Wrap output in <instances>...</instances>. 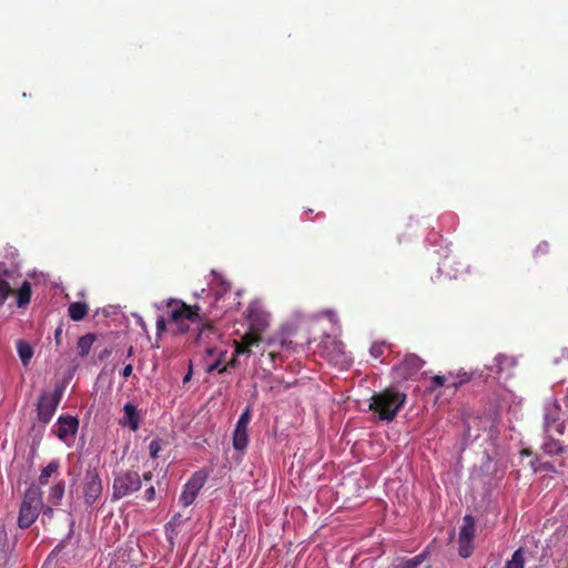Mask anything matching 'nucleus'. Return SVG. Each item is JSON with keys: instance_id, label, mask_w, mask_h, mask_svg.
I'll use <instances>...</instances> for the list:
<instances>
[{"instance_id": "nucleus-22", "label": "nucleus", "mask_w": 568, "mask_h": 568, "mask_svg": "<svg viewBox=\"0 0 568 568\" xmlns=\"http://www.w3.org/2000/svg\"><path fill=\"white\" fill-rule=\"evenodd\" d=\"M64 481L60 480L50 488L49 501L58 505L64 495Z\"/></svg>"}, {"instance_id": "nucleus-28", "label": "nucleus", "mask_w": 568, "mask_h": 568, "mask_svg": "<svg viewBox=\"0 0 568 568\" xmlns=\"http://www.w3.org/2000/svg\"><path fill=\"white\" fill-rule=\"evenodd\" d=\"M384 352L385 345L383 343H374L369 348V353L374 358H381Z\"/></svg>"}, {"instance_id": "nucleus-13", "label": "nucleus", "mask_w": 568, "mask_h": 568, "mask_svg": "<svg viewBox=\"0 0 568 568\" xmlns=\"http://www.w3.org/2000/svg\"><path fill=\"white\" fill-rule=\"evenodd\" d=\"M261 341L260 333L251 329V332L245 333L241 341H234L235 344V354L236 355H250L251 347L257 346Z\"/></svg>"}, {"instance_id": "nucleus-43", "label": "nucleus", "mask_w": 568, "mask_h": 568, "mask_svg": "<svg viewBox=\"0 0 568 568\" xmlns=\"http://www.w3.org/2000/svg\"><path fill=\"white\" fill-rule=\"evenodd\" d=\"M206 352H207L209 355L213 354V349L212 348H209Z\"/></svg>"}, {"instance_id": "nucleus-8", "label": "nucleus", "mask_w": 568, "mask_h": 568, "mask_svg": "<svg viewBox=\"0 0 568 568\" xmlns=\"http://www.w3.org/2000/svg\"><path fill=\"white\" fill-rule=\"evenodd\" d=\"M103 490L102 480L99 476L97 468H89L85 471L82 493L84 503L92 506L101 497Z\"/></svg>"}, {"instance_id": "nucleus-32", "label": "nucleus", "mask_w": 568, "mask_h": 568, "mask_svg": "<svg viewBox=\"0 0 568 568\" xmlns=\"http://www.w3.org/2000/svg\"><path fill=\"white\" fill-rule=\"evenodd\" d=\"M144 499L146 501H153L155 499V488L153 486H150L144 491Z\"/></svg>"}, {"instance_id": "nucleus-14", "label": "nucleus", "mask_w": 568, "mask_h": 568, "mask_svg": "<svg viewBox=\"0 0 568 568\" xmlns=\"http://www.w3.org/2000/svg\"><path fill=\"white\" fill-rule=\"evenodd\" d=\"M545 432L551 437L555 433L562 434L564 425L559 422V410L557 407L549 408L544 416Z\"/></svg>"}, {"instance_id": "nucleus-16", "label": "nucleus", "mask_w": 568, "mask_h": 568, "mask_svg": "<svg viewBox=\"0 0 568 568\" xmlns=\"http://www.w3.org/2000/svg\"><path fill=\"white\" fill-rule=\"evenodd\" d=\"M248 444V429L247 427H240L235 425L233 432V447L234 449L242 452L247 447Z\"/></svg>"}, {"instance_id": "nucleus-4", "label": "nucleus", "mask_w": 568, "mask_h": 568, "mask_svg": "<svg viewBox=\"0 0 568 568\" xmlns=\"http://www.w3.org/2000/svg\"><path fill=\"white\" fill-rule=\"evenodd\" d=\"M42 507V494L39 488H29L23 497L18 516V526L21 529L29 528L38 518Z\"/></svg>"}, {"instance_id": "nucleus-41", "label": "nucleus", "mask_w": 568, "mask_h": 568, "mask_svg": "<svg viewBox=\"0 0 568 568\" xmlns=\"http://www.w3.org/2000/svg\"><path fill=\"white\" fill-rule=\"evenodd\" d=\"M133 355V347L130 346L129 349H128V356H132Z\"/></svg>"}, {"instance_id": "nucleus-19", "label": "nucleus", "mask_w": 568, "mask_h": 568, "mask_svg": "<svg viewBox=\"0 0 568 568\" xmlns=\"http://www.w3.org/2000/svg\"><path fill=\"white\" fill-rule=\"evenodd\" d=\"M16 346H17V352H18V355H19L22 364L24 366H27L33 356L32 346L23 339L17 341Z\"/></svg>"}, {"instance_id": "nucleus-25", "label": "nucleus", "mask_w": 568, "mask_h": 568, "mask_svg": "<svg viewBox=\"0 0 568 568\" xmlns=\"http://www.w3.org/2000/svg\"><path fill=\"white\" fill-rule=\"evenodd\" d=\"M550 252V246H549V243L546 242V241H541L540 243L537 244V246L535 247L534 252H532V255L536 260L538 258H541L546 255H548Z\"/></svg>"}, {"instance_id": "nucleus-23", "label": "nucleus", "mask_w": 568, "mask_h": 568, "mask_svg": "<svg viewBox=\"0 0 568 568\" xmlns=\"http://www.w3.org/2000/svg\"><path fill=\"white\" fill-rule=\"evenodd\" d=\"M59 462L52 460L42 470L39 476V484L40 485H47L49 481V478L52 474H54L59 469Z\"/></svg>"}, {"instance_id": "nucleus-5", "label": "nucleus", "mask_w": 568, "mask_h": 568, "mask_svg": "<svg viewBox=\"0 0 568 568\" xmlns=\"http://www.w3.org/2000/svg\"><path fill=\"white\" fill-rule=\"evenodd\" d=\"M141 488V476L136 470L128 469L114 476L112 485V499L120 500L132 495Z\"/></svg>"}, {"instance_id": "nucleus-10", "label": "nucleus", "mask_w": 568, "mask_h": 568, "mask_svg": "<svg viewBox=\"0 0 568 568\" xmlns=\"http://www.w3.org/2000/svg\"><path fill=\"white\" fill-rule=\"evenodd\" d=\"M424 361L415 355H406L405 358L396 366L397 375L404 379H409L415 376L423 367Z\"/></svg>"}, {"instance_id": "nucleus-26", "label": "nucleus", "mask_w": 568, "mask_h": 568, "mask_svg": "<svg viewBox=\"0 0 568 568\" xmlns=\"http://www.w3.org/2000/svg\"><path fill=\"white\" fill-rule=\"evenodd\" d=\"M12 290L6 280H0V306L7 301Z\"/></svg>"}, {"instance_id": "nucleus-30", "label": "nucleus", "mask_w": 568, "mask_h": 568, "mask_svg": "<svg viewBox=\"0 0 568 568\" xmlns=\"http://www.w3.org/2000/svg\"><path fill=\"white\" fill-rule=\"evenodd\" d=\"M445 376L435 375L432 377V386L429 387V392H434L437 387H442L445 384Z\"/></svg>"}, {"instance_id": "nucleus-40", "label": "nucleus", "mask_w": 568, "mask_h": 568, "mask_svg": "<svg viewBox=\"0 0 568 568\" xmlns=\"http://www.w3.org/2000/svg\"><path fill=\"white\" fill-rule=\"evenodd\" d=\"M190 378H191V372H189V373L184 376V378H183V383L189 382V381H190Z\"/></svg>"}, {"instance_id": "nucleus-27", "label": "nucleus", "mask_w": 568, "mask_h": 568, "mask_svg": "<svg viewBox=\"0 0 568 568\" xmlns=\"http://www.w3.org/2000/svg\"><path fill=\"white\" fill-rule=\"evenodd\" d=\"M252 418V408L251 406H246L243 413L241 414L236 425L240 427H247Z\"/></svg>"}, {"instance_id": "nucleus-29", "label": "nucleus", "mask_w": 568, "mask_h": 568, "mask_svg": "<svg viewBox=\"0 0 568 568\" xmlns=\"http://www.w3.org/2000/svg\"><path fill=\"white\" fill-rule=\"evenodd\" d=\"M149 449H150V456L153 459H156L162 449L160 440L153 439L149 445Z\"/></svg>"}, {"instance_id": "nucleus-7", "label": "nucleus", "mask_w": 568, "mask_h": 568, "mask_svg": "<svg viewBox=\"0 0 568 568\" xmlns=\"http://www.w3.org/2000/svg\"><path fill=\"white\" fill-rule=\"evenodd\" d=\"M475 519L471 515H465L458 534V554L468 558L474 551Z\"/></svg>"}, {"instance_id": "nucleus-39", "label": "nucleus", "mask_w": 568, "mask_h": 568, "mask_svg": "<svg viewBox=\"0 0 568 568\" xmlns=\"http://www.w3.org/2000/svg\"><path fill=\"white\" fill-rule=\"evenodd\" d=\"M542 467H544V469H546V470H554V466H552L551 464H548V463L544 464V466H542Z\"/></svg>"}, {"instance_id": "nucleus-21", "label": "nucleus", "mask_w": 568, "mask_h": 568, "mask_svg": "<svg viewBox=\"0 0 568 568\" xmlns=\"http://www.w3.org/2000/svg\"><path fill=\"white\" fill-rule=\"evenodd\" d=\"M426 557V554L422 552L412 558L400 560L397 565L393 566V568H417L425 561Z\"/></svg>"}, {"instance_id": "nucleus-12", "label": "nucleus", "mask_w": 568, "mask_h": 568, "mask_svg": "<svg viewBox=\"0 0 568 568\" xmlns=\"http://www.w3.org/2000/svg\"><path fill=\"white\" fill-rule=\"evenodd\" d=\"M79 420L73 416H60L58 419V437L65 442L69 436H74L78 432Z\"/></svg>"}, {"instance_id": "nucleus-44", "label": "nucleus", "mask_w": 568, "mask_h": 568, "mask_svg": "<svg viewBox=\"0 0 568 568\" xmlns=\"http://www.w3.org/2000/svg\"><path fill=\"white\" fill-rule=\"evenodd\" d=\"M268 355H270V357H271L272 359H274V358H275V356H276L274 353H270Z\"/></svg>"}, {"instance_id": "nucleus-6", "label": "nucleus", "mask_w": 568, "mask_h": 568, "mask_svg": "<svg viewBox=\"0 0 568 568\" xmlns=\"http://www.w3.org/2000/svg\"><path fill=\"white\" fill-rule=\"evenodd\" d=\"M64 387V384L59 383L55 385L53 393L44 392L40 395L37 404V413L38 419L41 423L48 424L52 419L62 399Z\"/></svg>"}, {"instance_id": "nucleus-9", "label": "nucleus", "mask_w": 568, "mask_h": 568, "mask_svg": "<svg viewBox=\"0 0 568 568\" xmlns=\"http://www.w3.org/2000/svg\"><path fill=\"white\" fill-rule=\"evenodd\" d=\"M207 475L204 471H196L187 480L183 487V491L180 496V504L183 507H187L193 504L197 497L199 491L204 486Z\"/></svg>"}, {"instance_id": "nucleus-33", "label": "nucleus", "mask_w": 568, "mask_h": 568, "mask_svg": "<svg viewBox=\"0 0 568 568\" xmlns=\"http://www.w3.org/2000/svg\"><path fill=\"white\" fill-rule=\"evenodd\" d=\"M62 333H63L62 325H59L54 332V341H55L57 346H60L62 343Z\"/></svg>"}, {"instance_id": "nucleus-18", "label": "nucleus", "mask_w": 568, "mask_h": 568, "mask_svg": "<svg viewBox=\"0 0 568 568\" xmlns=\"http://www.w3.org/2000/svg\"><path fill=\"white\" fill-rule=\"evenodd\" d=\"M89 307L84 302H73L69 305L68 313L72 321L80 322L88 314Z\"/></svg>"}, {"instance_id": "nucleus-35", "label": "nucleus", "mask_w": 568, "mask_h": 568, "mask_svg": "<svg viewBox=\"0 0 568 568\" xmlns=\"http://www.w3.org/2000/svg\"><path fill=\"white\" fill-rule=\"evenodd\" d=\"M152 478H153L152 471H146V473L143 474V479L145 481H150Z\"/></svg>"}, {"instance_id": "nucleus-1", "label": "nucleus", "mask_w": 568, "mask_h": 568, "mask_svg": "<svg viewBox=\"0 0 568 568\" xmlns=\"http://www.w3.org/2000/svg\"><path fill=\"white\" fill-rule=\"evenodd\" d=\"M166 306L171 308L169 320L176 325V334L187 333L190 324L196 325V329L199 331L196 342H199L206 332H212L213 325L206 317L200 315V306H192L175 298H170Z\"/></svg>"}, {"instance_id": "nucleus-42", "label": "nucleus", "mask_w": 568, "mask_h": 568, "mask_svg": "<svg viewBox=\"0 0 568 568\" xmlns=\"http://www.w3.org/2000/svg\"><path fill=\"white\" fill-rule=\"evenodd\" d=\"M462 383H463L462 381L460 382H455V383L452 384V386L454 388H457Z\"/></svg>"}, {"instance_id": "nucleus-20", "label": "nucleus", "mask_w": 568, "mask_h": 568, "mask_svg": "<svg viewBox=\"0 0 568 568\" xmlns=\"http://www.w3.org/2000/svg\"><path fill=\"white\" fill-rule=\"evenodd\" d=\"M31 284L28 281H24L17 294V304L19 307H24L30 303L31 300Z\"/></svg>"}, {"instance_id": "nucleus-11", "label": "nucleus", "mask_w": 568, "mask_h": 568, "mask_svg": "<svg viewBox=\"0 0 568 568\" xmlns=\"http://www.w3.org/2000/svg\"><path fill=\"white\" fill-rule=\"evenodd\" d=\"M247 320L251 329L257 333L263 332L268 325V314L254 304H251L247 308Z\"/></svg>"}, {"instance_id": "nucleus-15", "label": "nucleus", "mask_w": 568, "mask_h": 568, "mask_svg": "<svg viewBox=\"0 0 568 568\" xmlns=\"http://www.w3.org/2000/svg\"><path fill=\"white\" fill-rule=\"evenodd\" d=\"M124 416L120 420L122 426H129L132 432H136L140 427V415L136 406L132 403H126L123 407Z\"/></svg>"}, {"instance_id": "nucleus-31", "label": "nucleus", "mask_w": 568, "mask_h": 568, "mask_svg": "<svg viewBox=\"0 0 568 568\" xmlns=\"http://www.w3.org/2000/svg\"><path fill=\"white\" fill-rule=\"evenodd\" d=\"M166 331V321L164 317L160 316L156 320V333L159 335L163 334Z\"/></svg>"}, {"instance_id": "nucleus-17", "label": "nucleus", "mask_w": 568, "mask_h": 568, "mask_svg": "<svg viewBox=\"0 0 568 568\" xmlns=\"http://www.w3.org/2000/svg\"><path fill=\"white\" fill-rule=\"evenodd\" d=\"M95 339L97 335L94 333H88L78 339L77 349L80 357L84 358L89 355Z\"/></svg>"}, {"instance_id": "nucleus-38", "label": "nucleus", "mask_w": 568, "mask_h": 568, "mask_svg": "<svg viewBox=\"0 0 568 568\" xmlns=\"http://www.w3.org/2000/svg\"><path fill=\"white\" fill-rule=\"evenodd\" d=\"M109 355H110V351L105 349L104 352H102V353L100 354V356H99V357H100V359H103L104 357H106V356H109Z\"/></svg>"}, {"instance_id": "nucleus-24", "label": "nucleus", "mask_w": 568, "mask_h": 568, "mask_svg": "<svg viewBox=\"0 0 568 568\" xmlns=\"http://www.w3.org/2000/svg\"><path fill=\"white\" fill-rule=\"evenodd\" d=\"M524 550L518 548L513 554L511 559L506 562L505 568H524Z\"/></svg>"}, {"instance_id": "nucleus-2", "label": "nucleus", "mask_w": 568, "mask_h": 568, "mask_svg": "<svg viewBox=\"0 0 568 568\" xmlns=\"http://www.w3.org/2000/svg\"><path fill=\"white\" fill-rule=\"evenodd\" d=\"M406 402V394L394 388L374 393L369 409L378 415L381 420L392 422Z\"/></svg>"}, {"instance_id": "nucleus-36", "label": "nucleus", "mask_w": 568, "mask_h": 568, "mask_svg": "<svg viewBox=\"0 0 568 568\" xmlns=\"http://www.w3.org/2000/svg\"><path fill=\"white\" fill-rule=\"evenodd\" d=\"M220 366V361H216L215 363L211 364L209 366V372H212L214 369H217V367Z\"/></svg>"}, {"instance_id": "nucleus-34", "label": "nucleus", "mask_w": 568, "mask_h": 568, "mask_svg": "<svg viewBox=\"0 0 568 568\" xmlns=\"http://www.w3.org/2000/svg\"><path fill=\"white\" fill-rule=\"evenodd\" d=\"M132 372H133V365L132 364H128L122 369L121 375H122L123 378H128V377H130L132 375Z\"/></svg>"}, {"instance_id": "nucleus-3", "label": "nucleus", "mask_w": 568, "mask_h": 568, "mask_svg": "<svg viewBox=\"0 0 568 568\" xmlns=\"http://www.w3.org/2000/svg\"><path fill=\"white\" fill-rule=\"evenodd\" d=\"M320 354L334 366L348 368L353 362L344 343L336 336L325 335L318 345Z\"/></svg>"}, {"instance_id": "nucleus-37", "label": "nucleus", "mask_w": 568, "mask_h": 568, "mask_svg": "<svg viewBox=\"0 0 568 568\" xmlns=\"http://www.w3.org/2000/svg\"><path fill=\"white\" fill-rule=\"evenodd\" d=\"M235 365V359H232L230 363H227L222 369L221 372H225L229 366H234Z\"/></svg>"}]
</instances>
